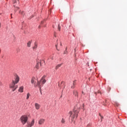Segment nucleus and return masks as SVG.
<instances>
[{
    "instance_id": "1",
    "label": "nucleus",
    "mask_w": 127,
    "mask_h": 127,
    "mask_svg": "<svg viewBox=\"0 0 127 127\" xmlns=\"http://www.w3.org/2000/svg\"><path fill=\"white\" fill-rule=\"evenodd\" d=\"M79 112H80V108H78L77 107H74L73 113H72L71 111H70L69 112V119L70 118H71V121L73 122L74 121V119L75 118H77L78 117V114H79Z\"/></svg>"
},
{
    "instance_id": "2",
    "label": "nucleus",
    "mask_w": 127,
    "mask_h": 127,
    "mask_svg": "<svg viewBox=\"0 0 127 127\" xmlns=\"http://www.w3.org/2000/svg\"><path fill=\"white\" fill-rule=\"evenodd\" d=\"M31 84H34L35 87H39L40 90H41V85H40V82L39 81H37V83L35 81V77H33L31 79Z\"/></svg>"
},
{
    "instance_id": "3",
    "label": "nucleus",
    "mask_w": 127,
    "mask_h": 127,
    "mask_svg": "<svg viewBox=\"0 0 127 127\" xmlns=\"http://www.w3.org/2000/svg\"><path fill=\"white\" fill-rule=\"evenodd\" d=\"M9 87L10 89H12V92H14L16 89H17L18 87V85H16V83L12 80L11 83L9 85Z\"/></svg>"
},
{
    "instance_id": "4",
    "label": "nucleus",
    "mask_w": 127,
    "mask_h": 127,
    "mask_svg": "<svg viewBox=\"0 0 127 127\" xmlns=\"http://www.w3.org/2000/svg\"><path fill=\"white\" fill-rule=\"evenodd\" d=\"M20 121L23 126H24L27 121H28V117L26 115H23L20 118Z\"/></svg>"
},
{
    "instance_id": "5",
    "label": "nucleus",
    "mask_w": 127,
    "mask_h": 127,
    "mask_svg": "<svg viewBox=\"0 0 127 127\" xmlns=\"http://www.w3.org/2000/svg\"><path fill=\"white\" fill-rule=\"evenodd\" d=\"M14 80H13L14 83L15 84H18V82H19V76L16 74L14 75Z\"/></svg>"
},
{
    "instance_id": "6",
    "label": "nucleus",
    "mask_w": 127,
    "mask_h": 127,
    "mask_svg": "<svg viewBox=\"0 0 127 127\" xmlns=\"http://www.w3.org/2000/svg\"><path fill=\"white\" fill-rule=\"evenodd\" d=\"M34 123H35L34 119H33L30 123H27L26 127H33V126H34Z\"/></svg>"
},
{
    "instance_id": "7",
    "label": "nucleus",
    "mask_w": 127,
    "mask_h": 127,
    "mask_svg": "<svg viewBox=\"0 0 127 127\" xmlns=\"http://www.w3.org/2000/svg\"><path fill=\"white\" fill-rule=\"evenodd\" d=\"M44 123H45V119H40L38 121V124L39 125H42L44 124Z\"/></svg>"
},
{
    "instance_id": "8",
    "label": "nucleus",
    "mask_w": 127,
    "mask_h": 127,
    "mask_svg": "<svg viewBox=\"0 0 127 127\" xmlns=\"http://www.w3.org/2000/svg\"><path fill=\"white\" fill-rule=\"evenodd\" d=\"M46 77V76L44 75V76L42 77V78H41V80H40V82H41V83H42V84H45V83H46V80H45Z\"/></svg>"
},
{
    "instance_id": "9",
    "label": "nucleus",
    "mask_w": 127,
    "mask_h": 127,
    "mask_svg": "<svg viewBox=\"0 0 127 127\" xmlns=\"http://www.w3.org/2000/svg\"><path fill=\"white\" fill-rule=\"evenodd\" d=\"M16 1H17V0H13V6H14V7L15 8V11H16V10H17V9H18V8H19L16 6V4H15V3H16Z\"/></svg>"
},
{
    "instance_id": "10",
    "label": "nucleus",
    "mask_w": 127,
    "mask_h": 127,
    "mask_svg": "<svg viewBox=\"0 0 127 127\" xmlns=\"http://www.w3.org/2000/svg\"><path fill=\"white\" fill-rule=\"evenodd\" d=\"M35 109L36 110H39L40 109V104L37 103H36L35 104Z\"/></svg>"
},
{
    "instance_id": "11",
    "label": "nucleus",
    "mask_w": 127,
    "mask_h": 127,
    "mask_svg": "<svg viewBox=\"0 0 127 127\" xmlns=\"http://www.w3.org/2000/svg\"><path fill=\"white\" fill-rule=\"evenodd\" d=\"M41 65V63L40 62H38L36 64L35 66V68H36V69H39V67Z\"/></svg>"
},
{
    "instance_id": "12",
    "label": "nucleus",
    "mask_w": 127,
    "mask_h": 127,
    "mask_svg": "<svg viewBox=\"0 0 127 127\" xmlns=\"http://www.w3.org/2000/svg\"><path fill=\"white\" fill-rule=\"evenodd\" d=\"M23 86H20L18 89V92L20 93H23Z\"/></svg>"
},
{
    "instance_id": "13",
    "label": "nucleus",
    "mask_w": 127,
    "mask_h": 127,
    "mask_svg": "<svg viewBox=\"0 0 127 127\" xmlns=\"http://www.w3.org/2000/svg\"><path fill=\"white\" fill-rule=\"evenodd\" d=\"M73 94L75 97H78V91L77 90H73Z\"/></svg>"
},
{
    "instance_id": "14",
    "label": "nucleus",
    "mask_w": 127,
    "mask_h": 127,
    "mask_svg": "<svg viewBox=\"0 0 127 127\" xmlns=\"http://www.w3.org/2000/svg\"><path fill=\"white\" fill-rule=\"evenodd\" d=\"M76 85V80L73 81L72 83V86H71V89H74L75 88V86Z\"/></svg>"
},
{
    "instance_id": "15",
    "label": "nucleus",
    "mask_w": 127,
    "mask_h": 127,
    "mask_svg": "<svg viewBox=\"0 0 127 127\" xmlns=\"http://www.w3.org/2000/svg\"><path fill=\"white\" fill-rule=\"evenodd\" d=\"M64 84H65V82L64 81H62L60 83H59V87H63V86H64Z\"/></svg>"
},
{
    "instance_id": "16",
    "label": "nucleus",
    "mask_w": 127,
    "mask_h": 127,
    "mask_svg": "<svg viewBox=\"0 0 127 127\" xmlns=\"http://www.w3.org/2000/svg\"><path fill=\"white\" fill-rule=\"evenodd\" d=\"M37 46H38L37 43H35L34 46L33 47V50H35L37 48Z\"/></svg>"
},
{
    "instance_id": "17",
    "label": "nucleus",
    "mask_w": 127,
    "mask_h": 127,
    "mask_svg": "<svg viewBox=\"0 0 127 127\" xmlns=\"http://www.w3.org/2000/svg\"><path fill=\"white\" fill-rule=\"evenodd\" d=\"M62 64H58L56 66V70H57V69H59V67H61V66H62Z\"/></svg>"
},
{
    "instance_id": "18",
    "label": "nucleus",
    "mask_w": 127,
    "mask_h": 127,
    "mask_svg": "<svg viewBox=\"0 0 127 127\" xmlns=\"http://www.w3.org/2000/svg\"><path fill=\"white\" fill-rule=\"evenodd\" d=\"M31 46V41H29L27 43V47H30Z\"/></svg>"
},
{
    "instance_id": "19",
    "label": "nucleus",
    "mask_w": 127,
    "mask_h": 127,
    "mask_svg": "<svg viewBox=\"0 0 127 127\" xmlns=\"http://www.w3.org/2000/svg\"><path fill=\"white\" fill-rule=\"evenodd\" d=\"M29 97H30V94L29 93H28L27 94L26 100H28L29 99Z\"/></svg>"
},
{
    "instance_id": "20",
    "label": "nucleus",
    "mask_w": 127,
    "mask_h": 127,
    "mask_svg": "<svg viewBox=\"0 0 127 127\" xmlns=\"http://www.w3.org/2000/svg\"><path fill=\"white\" fill-rule=\"evenodd\" d=\"M58 30H59V31H60V30H61V27L60 26V24L58 25Z\"/></svg>"
},
{
    "instance_id": "21",
    "label": "nucleus",
    "mask_w": 127,
    "mask_h": 127,
    "mask_svg": "<svg viewBox=\"0 0 127 127\" xmlns=\"http://www.w3.org/2000/svg\"><path fill=\"white\" fill-rule=\"evenodd\" d=\"M62 124H65V120L64 119H62L61 120Z\"/></svg>"
},
{
    "instance_id": "22",
    "label": "nucleus",
    "mask_w": 127,
    "mask_h": 127,
    "mask_svg": "<svg viewBox=\"0 0 127 127\" xmlns=\"http://www.w3.org/2000/svg\"><path fill=\"white\" fill-rule=\"evenodd\" d=\"M19 13H21L22 15H24V12L23 11H22L21 12L20 11Z\"/></svg>"
},
{
    "instance_id": "23",
    "label": "nucleus",
    "mask_w": 127,
    "mask_h": 127,
    "mask_svg": "<svg viewBox=\"0 0 127 127\" xmlns=\"http://www.w3.org/2000/svg\"><path fill=\"white\" fill-rule=\"evenodd\" d=\"M92 126V124L91 123H89L87 125V127H91V126Z\"/></svg>"
},
{
    "instance_id": "24",
    "label": "nucleus",
    "mask_w": 127,
    "mask_h": 127,
    "mask_svg": "<svg viewBox=\"0 0 127 127\" xmlns=\"http://www.w3.org/2000/svg\"><path fill=\"white\" fill-rule=\"evenodd\" d=\"M68 53V52L67 51H64V54H67Z\"/></svg>"
},
{
    "instance_id": "25",
    "label": "nucleus",
    "mask_w": 127,
    "mask_h": 127,
    "mask_svg": "<svg viewBox=\"0 0 127 127\" xmlns=\"http://www.w3.org/2000/svg\"><path fill=\"white\" fill-rule=\"evenodd\" d=\"M100 118H101V122H103V119H104V117L103 116H101Z\"/></svg>"
},
{
    "instance_id": "26",
    "label": "nucleus",
    "mask_w": 127,
    "mask_h": 127,
    "mask_svg": "<svg viewBox=\"0 0 127 127\" xmlns=\"http://www.w3.org/2000/svg\"><path fill=\"white\" fill-rule=\"evenodd\" d=\"M98 94H101V91H98Z\"/></svg>"
},
{
    "instance_id": "27",
    "label": "nucleus",
    "mask_w": 127,
    "mask_h": 127,
    "mask_svg": "<svg viewBox=\"0 0 127 127\" xmlns=\"http://www.w3.org/2000/svg\"><path fill=\"white\" fill-rule=\"evenodd\" d=\"M82 94H83V95H85V93H84V91H82Z\"/></svg>"
},
{
    "instance_id": "28",
    "label": "nucleus",
    "mask_w": 127,
    "mask_h": 127,
    "mask_svg": "<svg viewBox=\"0 0 127 127\" xmlns=\"http://www.w3.org/2000/svg\"><path fill=\"white\" fill-rule=\"evenodd\" d=\"M1 84H2V83L1 81L0 80V85H1Z\"/></svg>"
},
{
    "instance_id": "29",
    "label": "nucleus",
    "mask_w": 127,
    "mask_h": 127,
    "mask_svg": "<svg viewBox=\"0 0 127 127\" xmlns=\"http://www.w3.org/2000/svg\"><path fill=\"white\" fill-rule=\"evenodd\" d=\"M99 115L100 116V117H102V115H101V113H99Z\"/></svg>"
},
{
    "instance_id": "30",
    "label": "nucleus",
    "mask_w": 127,
    "mask_h": 127,
    "mask_svg": "<svg viewBox=\"0 0 127 127\" xmlns=\"http://www.w3.org/2000/svg\"><path fill=\"white\" fill-rule=\"evenodd\" d=\"M1 27V24L0 23V28Z\"/></svg>"
},
{
    "instance_id": "31",
    "label": "nucleus",
    "mask_w": 127,
    "mask_h": 127,
    "mask_svg": "<svg viewBox=\"0 0 127 127\" xmlns=\"http://www.w3.org/2000/svg\"><path fill=\"white\" fill-rule=\"evenodd\" d=\"M67 49H68V48L66 47V48H65V51H67Z\"/></svg>"
},
{
    "instance_id": "32",
    "label": "nucleus",
    "mask_w": 127,
    "mask_h": 127,
    "mask_svg": "<svg viewBox=\"0 0 127 127\" xmlns=\"http://www.w3.org/2000/svg\"><path fill=\"white\" fill-rule=\"evenodd\" d=\"M56 48H57V45H56Z\"/></svg>"
},
{
    "instance_id": "33",
    "label": "nucleus",
    "mask_w": 127,
    "mask_h": 127,
    "mask_svg": "<svg viewBox=\"0 0 127 127\" xmlns=\"http://www.w3.org/2000/svg\"><path fill=\"white\" fill-rule=\"evenodd\" d=\"M52 60H53V58H51Z\"/></svg>"
},
{
    "instance_id": "34",
    "label": "nucleus",
    "mask_w": 127,
    "mask_h": 127,
    "mask_svg": "<svg viewBox=\"0 0 127 127\" xmlns=\"http://www.w3.org/2000/svg\"><path fill=\"white\" fill-rule=\"evenodd\" d=\"M61 46H62V44H61Z\"/></svg>"
},
{
    "instance_id": "35",
    "label": "nucleus",
    "mask_w": 127,
    "mask_h": 127,
    "mask_svg": "<svg viewBox=\"0 0 127 127\" xmlns=\"http://www.w3.org/2000/svg\"><path fill=\"white\" fill-rule=\"evenodd\" d=\"M11 15H12V14H11Z\"/></svg>"
},
{
    "instance_id": "36",
    "label": "nucleus",
    "mask_w": 127,
    "mask_h": 127,
    "mask_svg": "<svg viewBox=\"0 0 127 127\" xmlns=\"http://www.w3.org/2000/svg\"><path fill=\"white\" fill-rule=\"evenodd\" d=\"M42 23H43V22H42Z\"/></svg>"
},
{
    "instance_id": "37",
    "label": "nucleus",
    "mask_w": 127,
    "mask_h": 127,
    "mask_svg": "<svg viewBox=\"0 0 127 127\" xmlns=\"http://www.w3.org/2000/svg\"><path fill=\"white\" fill-rule=\"evenodd\" d=\"M41 94H42V93H41Z\"/></svg>"
}]
</instances>
